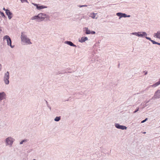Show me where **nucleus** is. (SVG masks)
I'll return each mask as SVG.
<instances>
[{
    "label": "nucleus",
    "instance_id": "obj_23",
    "mask_svg": "<svg viewBox=\"0 0 160 160\" xmlns=\"http://www.w3.org/2000/svg\"><path fill=\"white\" fill-rule=\"evenodd\" d=\"M148 119V118H146L144 120H143V121H142V122H141V123H143L144 122H145L146 120H147Z\"/></svg>",
    "mask_w": 160,
    "mask_h": 160
},
{
    "label": "nucleus",
    "instance_id": "obj_18",
    "mask_svg": "<svg viewBox=\"0 0 160 160\" xmlns=\"http://www.w3.org/2000/svg\"><path fill=\"white\" fill-rule=\"evenodd\" d=\"M155 36L156 37L158 38H160V33L159 32H157V33L155 34Z\"/></svg>",
    "mask_w": 160,
    "mask_h": 160
},
{
    "label": "nucleus",
    "instance_id": "obj_2",
    "mask_svg": "<svg viewBox=\"0 0 160 160\" xmlns=\"http://www.w3.org/2000/svg\"><path fill=\"white\" fill-rule=\"evenodd\" d=\"M38 22H40L44 20L45 18H46L47 16L44 14L41 13L38 15Z\"/></svg>",
    "mask_w": 160,
    "mask_h": 160
},
{
    "label": "nucleus",
    "instance_id": "obj_26",
    "mask_svg": "<svg viewBox=\"0 0 160 160\" xmlns=\"http://www.w3.org/2000/svg\"><path fill=\"white\" fill-rule=\"evenodd\" d=\"M146 38L148 39L149 40H151V38H149V37H146Z\"/></svg>",
    "mask_w": 160,
    "mask_h": 160
},
{
    "label": "nucleus",
    "instance_id": "obj_4",
    "mask_svg": "<svg viewBox=\"0 0 160 160\" xmlns=\"http://www.w3.org/2000/svg\"><path fill=\"white\" fill-rule=\"evenodd\" d=\"M9 78V73L8 72H7L5 74L4 77V80L5 82L7 84L9 83L8 79Z\"/></svg>",
    "mask_w": 160,
    "mask_h": 160
},
{
    "label": "nucleus",
    "instance_id": "obj_30",
    "mask_svg": "<svg viewBox=\"0 0 160 160\" xmlns=\"http://www.w3.org/2000/svg\"><path fill=\"white\" fill-rule=\"evenodd\" d=\"M1 64H0V71L1 70Z\"/></svg>",
    "mask_w": 160,
    "mask_h": 160
},
{
    "label": "nucleus",
    "instance_id": "obj_12",
    "mask_svg": "<svg viewBox=\"0 0 160 160\" xmlns=\"http://www.w3.org/2000/svg\"><path fill=\"white\" fill-rule=\"evenodd\" d=\"M88 40V38L87 37H82L81 39L79 40V41L81 42H85Z\"/></svg>",
    "mask_w": 160,
    "mask_h": 160
},
{
    "label": "nucleus",
    "instance_id": "obj_22",
    "mask_svg": "<svg viewBox=\"0 0 160 160\" xmlns=\"http://www.w3.org/2000/svg\"><path fill=\"white\" fill-rule=\"evenodd\" d=\"M151 41L152 42V43L153 44H157L158 45H160V43L156 42L155 41H153V40H151Z\"/></svg>",
    "mask_w": 160,
    "mask_h": 160
},
{
    "label": "nucleus",
    "instance_id": "obj_28",
    "mask_svg": "<svg viewBox=\"0 0 160 160\" xmlns=\"http://www.w3.org/2000/svg\"><path fill=\"white\" fill-rule=\"evenodd\" d=\"M21 0L22 2H23L25 1H27V0Z\"/></svg>",
    "mask_w": 160,
    "mask_h": 160
},
{
    "label": "nucleus",
    "instance_id": "obj_33",
    "mask_svg": "<svg viewBox=\"0 0 160 160\" xmlns=\"http://www.w3.org/2000/svg\"><path fill=\"white\" fill-rule=\"evenodd\" d=\"M80 6V7H83V6Z\"/></svg>",
    "mask_w": 160,
    "mask_h": 160
},
{
    "label": "nucleus",
    "instance_id": "obj_5",
    "mask_svg": "<svg viewBox=\"0 0 160 160\" xmlns=\"http://www.w3.org/2000/svg\"><path fill=\"white\" fill-rule=\"evenodd\" d=\"M116 15L117 16L119 17L120 18L122 17H130V15L127 16V15L125 13H123L121 12H118L117 13Z\"/></svg>",
    "mask_w": 160,
    "mask_h": 160
},
{
    "label": "nucleus",
    "instance_id": "obj_17",
    "mask_svg": "<svg viewBox=\"0 0 160 160\" xmlns=\"http://www.w3.org/2000/svg\"><path fill=\"white\" fill-rule=\"evenodd\" d=\"M159 93H160V92L159 91H158L156 92V93H155V97H156V98H159V96H157V95L158 94H159Z\"/></svg>",
    "mask_w": 160,
    "mask_h": 160
},
{
    "label": "nucleus",
    "instance_id": "obj_21",
    "mask_svg": "<svg viewBox=\"0 0 160 160\" xmlns=\"http://www.w3.org/2000/svg\"><path fill=\"white\" fill-rule=\"evenodd\" d=\"M0 14L2 17H3V18H5V16L3 12L0 11Z\"/></svg>",
    "mask_w": 160,
    "mask_h": 160
},
{
    "label": "nucleus",
    "instance_id": "obj_31",
    "mask_svg": "<svg viewBox=\"0 0 160 160\" xmlns=\"http://www.w3.org/2000/svg\"><path fill=\"white\" fill-rule=\"evenodd\" d=\"M147 73V72H145V75H146Z\"/></svg>",
    "mask_w": 160,
    "mask_h": 160
},
{
    "label": "nucleus",
    "instance_id": "obj_32",
    "mask_svg": "<svg viewBox=\"0 0 160 160\" xmlns=\"http://www.w3.org/2000/svg\"><path fill=\"white\" fill-rule=\"evenodd\" d=\"M142 133L143 134H146V132H143Z\"/></svg>",
    "mask_w": 160,
    "mask_h": 160
},
{
    "label": "nucleus",
    "instance_id": "obj_13",
    "mask_svg": "<svg viewBox=\"0 0 160 160\" xmlns=\"http://www.w3.org/2000/svg\"><path fill=\"white\" fill-rule=\"evenodd\" d=\"M85 29V30H84H84L85 31V33L86 34H91V31L90 30H89L88 29V28H84Z\"/></svg>",
    "mask_w": 160,
    "mask_h": 160
},
{
    "label": "nucleus",
    "instance_id": "obj_6",
    "mask_svg": "<svg viewBox=\"0 0 160 160\" xmlns=\"http://www.w3.org/2000/svg\"><path fill=\"white\" fill-rule=\"evenodd\" d=\"M13 142V138L11 137L7 138L6 139V142L8 144H12Z\"/></svg>",
    "mask_w": 160,
    "mask_h": 160
},
{
    "label": "nucleus",
    "instance_id": "obj_20",
    "mask_svg": "<svg viewBox=\"0 0 160 160\" xmlns=\"http://www.w3.org/2000/svg\"><path fill=\"white\" fill-rule=\"evenodd\" d=\"M160 83L159 82H157V83H155V84H154L153 85H152V87H155L157 86L158 85H159L160 84Z\"/></svg>",
    "mask_w": 160,
    "mask_h": 160
},
{
    "label": "nucleus",
    "instance_id": "obj_9",
    "mask_svg": "<svg viewBox=\"0 0 160 160\" xmlns=\"http://www.w3.org/2000/svg\"><path fill=\"white\" fill-rule=\"evenodd\" d=\"M6 14L8 16V18L9 19H11L12 18V14L9 10H6Z\"/></svg>",
    "mask_w": 160,
    "mask_h": 160
},
{
    "label": "nucleus",
    "instance_id": "obj_25",
    "mask_svg": "<svg viewBox=\"0 0 160 160\" xmlns=\"http://www.w3.org/2000/svg\"><path fill=\"white\" fill-rule=\"evenodd\" d=\"M95 33V32L94 31L91 32V34H94Z\"/></svg>",
    "mask_w": 160,
    "mask_h": 160
},
{
    "label": "nucleus",
    "instance_id": "obj_16",
    "mask_svg": "<svg viewBox=\"0 0 160 160\" xmlns=\"http://www.w3.org/2000/svg\"><path fill=\"white\" fill-rule=\"evenodd\" d=\"M32 20H37V21L38 22V15L34 16L32 17Z\"/></svg>",
    "mask_w": 160,
    "mask_h": 160
},
{
    "label": "nucleus",
    "instance_id": "obj_15",
    "mask_svg": "<svg viewBox=\"0 0 160 160\" xmlns=\"http://www.w3.org/2000/svg\"><path fill=\"white\" fill-rule=\"evenodd\" d=\"M97 14H95L94 13H91L90 14V16L92 18H95Z\"/></svg>",
    "mask_w": 160,
    "mask_h": 160
},
{
    "label": "nucleus",
    "instance_id": "obj_11",
    "mask_svg": "<svg viewBox=\"0 0 160 160\" xmlns=\"http://www.w3.org/2000/svg\"><path fill=\"white\" fill-rule=\"evenodd\" d=\"M6 94L4 92L0 93V101L5 98Z\"/></svg>",
    "mask_w": 160,
    "mask_h": 160
},
{
    "label": "nucleus",
    "instance_id": "obj_24",
    "mask_svg": "<svg viewBox=\"0 0 160 160\" xmlns=\"http://www.w3.org/2000/svg\"><path fill=\"white\" fill-rule=\"evenodd\" d=\"M139 109V108H138L137 109L134 111V113H136V112H137L138 111Z\"/></svg>",
    "mask_w": 160,
    "mask_h": 160
},
{
    "label": "nucleus",
    "instance_id": "obj_1",
    "mask_svg": "<svg viewBox=\"0 0 160 160\" xmlns=\"http://www.w3.org/2000/svg\"><path fill=\"white\" fill-rule=\"evenodd\" d=\"M21 38L22 41L23 42H25L28 44L31 43L30 42V40L28 38L25 36H24V35H23L22 33Z\"/></svg>",
    "mask_w": 160,
    "mask_h": 160
},
{
    "label": "nucleus",
    "instance_id": "obj_8",
    "mask_svg": "<svg viewBox=\"0 0 160 160\" xmlns=\"http://www.w3.org/2000/svg\"><path fill=\"white\" fill-rule=\"evenodd\" d=\"M136 35L138 36L142 37L144 36H147V34L145 32H139L138 33H136Z\"/></svg>",
    "mask_w": 160,
    "mask_h": 160
},
{
    "label": "nucleus",
    "instance_id": "obj_27",
    "mask_svg": "<svg viewBox=\"0 0 160 160\" xmlns=\"http://www.w3.org/2000/svg\"><path fill=\"white\" fill-rule=\"evenodd\" d=\"M25 141L24 140H23L22 141L20 142V144H22L23 143V142H24Z\"/></svg>",
    "mask_w": 160,
    "mask_h": 160
},
{
    "label": "nucleus",
    "instance_id": "obj_29",
    "mask_svg": "<svg viewBox=\"0 0 160 160\" xmlns=\"http://www.w3.org/2000/svg\"><path fill=\"white\" fill-rule=\"evenodd\" d=\"M3 9L6 11V10H8V9H6L4 8H3Z\"/></svg>",
    "mask_w": 160,
    "mask_h": 160
},
{
    "label": "nucleus",
    "instance_id": "obj_14",
    "mask_svg": "<svg viewBox=\"0 0 160 160\" xmlns=\"http://www.w3.org/2000/svg\"><path fill=\"white\" fill-rule=\"evenodd\" d=\"M67 43L72 46H75V45H74L70 41H67Z\"/></svg>",
    "mask_w": 160,
    "mask_h": 160
},
{
    "label": "nucleus",
    "instance_id": "obj_10",
    "mask_svg": "<svg viewBox=\"0 0 160 160\" xmlns=\"http://www.w3.org/2000/svg\"><path fill=\"white\" fill-rule=\"evenodd\" d=\"M33 4L35 6H36L37 8L38 9L40 10L41 9L46 8L47 7L45 6H38V5L36 4Z\"/></svg>",
    "mask_w": 160,
    "mask_h": 160
},
{
    "label": "nucleus",
    "instance_id": "obj_34",
    "mask_svg": "<svg viewBox=\"0 0 160 160\" xmlns=\"http://www.w3.org/2000/svg\"><path fill=\"white\" fill-rule=\"evenodd\" d=\"M1 31V30H0V31Z\"/></svg>",
    "mask_w": 160,
    "mask_h": 160
},
{
    "label": "nucleus",
    "instance_id": "obj_19",
    "mask_svg": "<svg viewBox=\"0 0 160 160\" xmlns=\"http://www.w3.org/2000/svg\"><path fill=\"white\" fill-rule=\"evenodd\" d=\"M60 119V117H57L54 119V120L56 121H58Z\"/></svg>",
    "mask_w": 160,
    "mask_h": 160
},
{
    "label": "nucleus",
    "instance_id": "obj_3",
    "mask_svg": "<svg viewBox=\"0 0 160 160\" xmlns=\"http://www.w3.org/2000/svg\"><path fill=\"white\" fill-rule=\"evenodd\" d=\"M6 40L8 45L12 48L11 45V40L10 37L7 35L5 36L3 38V40Z\"/></svg>",
    "mask_w": 160,
    "mask_h": 160
},
{
    "label": "nucleus",
    "instance_id": "obj_7",
    "mask_svg": "<svg viewBox=\"0 0 160 160\" xmlns=\"http://www.w3.org/2000/svg\"><path fill=\"white\" fill-rule=\"evenodd\" d=\"M115 126L117 128L122 130L126 129H127V127L126 126L120 125L118 123L116 124Z\"/></svg>",
    "mask_w": 160,
    "mask_h": 160
}]
</instances>
